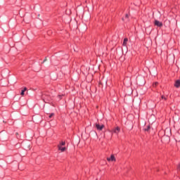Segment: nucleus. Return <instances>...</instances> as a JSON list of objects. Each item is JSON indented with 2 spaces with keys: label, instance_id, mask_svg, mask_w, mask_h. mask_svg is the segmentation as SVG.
<instances>
[{
  "label": "nucleus",
  "instance_id": "obj_1",
  "mask_svg": "<svg viewBox=\"0 0 180 180\" xmlns=\"http://www.w3.org/2000/svg\"><path fill=\"white\" fill-rule=\"evenodd\" d=\"M154 25L155 26H158V27H162V22H161L157 20H155Z\"/></svg>",
  "mask_w": 180,
  "mask_h": 180
},
{
  "label": "nucleus",
  "instance_id": "obj_9",
  "mask_svg": "<svg viewBox=\"0 0 180 180\" xmlns=\"http://www.w3.org/2000/svg\"><path fill=\"white\" fill-rule=\"evenodd\" d=\"M127 41H129V39L127 38H125L123 41V46H127Z\"/></svg>",
  "mask_w": 180,
  "mask_h": 180
},
{
  "label": "nucleus",
  "instance_id": "obj_8",
  "mask_svg": "<svg viewBox=\"0 0 180 180\" xmlns=\"http://www.w3.org/2000/svg\"><path fill=\"white\" fill-rule=\"evenodd\" d=\"M0 139L3 141H6V140H8L6 138H3L2 132L0 133Z\"/></svg>",
  "mask_w": 180,
  "mask_h": 180
},
{
  "label": "nucleus",
  "instance_id": "obj_15",
  "mask_svg": "<svg viewBox=\"0 0 180 180\" xmlns=\"http://www.w3.org/2000/svg\"><path fill=\"white\" fill-rule=\"evenodd\" d=\"M46 61H47V58H46L43 60L42 64H44V63H46Z\"/></svg>",
  "mask_w": 180,
  "mask_h": 180
},
{
  "label": "nucleus",
  "instance_id": "obj_10",
  "mask_svg": "<svg viewBox=\"0 0 180 180\" xmlns=\"http://www.w3.org/2000/svg\"><path fill=\"white\" fill-rule=\"evenodd\" d=\"M58 146H60V147H62V146H65V141H61Z\"/></svg>",
  "mask_w": 180,
  "mask_h": 180
},
{
  "label": "nucleus",
  "instance_id": "obj_6",
  "mask_svg": "<svg viewBox=\"0 0 180 180\" xmlns=\"http://www.w3.org/2000/svg\"><path fill=\"white\" fill-rule=\"evenodd\" d=\"M174 86L176 88H180V79H177L175 81Z\"/></svg>",
  "mask_w": 180,
  "mask_h": 180
},
{
  "label": "nucleus",
  "instance_id": "obj_12",
  "mask_svg": "<svg viewBox=\"0 0 180 180\" xmlns=\"http://www.w3.org/2000/svg\"><path fill=\"white\" fill-rule=\"evenodd\" d=\"M63 96H64V95H58V98L59 99H62V98H63Z\"/></svg>",
  "mask_w": 180,
  "mask_h": 180
},
{
  "label": "nucleus",
  "instance_id": "obj_2",
  "mask_svg": "<svg viewBox=\"0 0 180 180\" xmlns=\"http://www.w3.org/2000/svg\"><path fill=\"white\" fill-rule=\"evenodd\" d=\"M112 133H115V134H119L120 133V127H117L112 129Z\"/></svg>",
  "mask_w": 180,
  "mask_h": 180
},
{
  "label": "nucleus",
  "instance_id": "obj_16",
  "mask_svg": "<svg viewBox=\"0 0 180 180\" xmlns=\"http://www.w3.org/2000/svg\"><path fill=\"white\" fill-rule=\"evenodd\" d=\"M162 99H165V101H167V98H165L164 96H162Z\"/></svg>",
  "mask_w": 180,
  "mask_h": 180
},
{
  "label": "nucleus",
  "instance_id": "obj_5",
  "mask_svg": "<svg viewBox=\"0 0 180 180\" xmlns=\"http://www.w3.org/2000/svg\"><path fill=\"white\" fill-rule=\"evenodd\" d=\"M96 127L97 130H102L105 127L104 124L100 125L99 124H96Z\"/></svg>",
  "mask_w": 180,
  "mask_h": 180
},
{
  "label": "nucleus",
  "instance_id": "obj_7",
  "mask_svg": "<svg viewBox=\"0 0 180 180\" xmlns=\"http://www.w3.org/2000/svg\"><path fill=\"white\" fill-rule=\"evenodd\" d=\"M26 91H27V87H24V89L21 91L20 95L22 96H23V95H25V92H26Z\"/></svg>",
  "mask_w": 180,
  "mask_h": 180
},
{
  "label": "nucleus",
  "instance_id": "obj_3",
  "mask_svg": "<svg viewBox=\"0 0 180 180\" xmlns=\"http://www.w3.org/2000/svg\"><path fill=\"white\" fill-rule=\"evenodd\" d=\"M58 150L60 151L61 153H64L65 150H67V148L61 146V145H58Z\"/></svg>",
  "mask_w": 180,
  "mask_h": 180
},
{
  "label": "nucleus",
  "instance_id": "obj_11",
  "mask_svg": "<svg viewBox=\"0 0 180 180\" xmlns=\"http://www.w3.org/2000/svg\"><path fill=\"white\" fill-rule=\"evenodd\" d=\"M53 116H54V112H52L49 115V119H51L53 117Z\"/></svg>",
  "mask_w": 180,
  "mask_h": 180
},
{
  "label": "nucleus",
  "instance_id": "obj_17",
  "mask_svg": "<svg viewBox=\"0 0 180 180\" xmlns=\"http://www.w3.org/2000/svg\"><path fill=\"white\" fill-rule=\"evenodd\" d=\"M125 18H129V15L127 14V15H125Z\"/></svg>",
  "mask_w": 180,
  "mask_h": 180
},
{
  "label": "nucleus",
  "instance_id": "obj_14",
  "mask_svg": "<svg viewBox=\"0 0 180 180\" xmlns=\"http://www.w3.org/2000/svg\"><path fill=\"white\" fill-rule=\"evenodd\" d=\"M158 85V82H155L154 84H153V86H157Z\"/></svg>",
  "mask_w": 180,
  "mask_h": 180
},
{
  "label": "nucleus",
  "instance_id": "obj_13",
  "mask_svg": "<svg viewBox=\"0 0 180 180\" xmlns=\"http://www.w3.org/2000/svg\"><path fill=\"white\" fill-rule=\"evenodd\" d=\"M150 130V126H148L147 129H145V131H148Z\"/></svg>",
  "mask_w": 180,
  "mask_h": 180
},
{
  "label": "nucleus",
  "instance_id": "obj_4",
  "mask_svg": "<svg viewBox=\"0 0 180 180\" xmlns=\"http://www.w3.org/2000/svg\"><path fill=\"white\" fill-rule=\"evenodd\" d=\"M107 161H116V158H115V155H111L110 158H107Z\"/></svg>",
  "mask_w": 180,
  "mask_h": 180
}]
</instances>
